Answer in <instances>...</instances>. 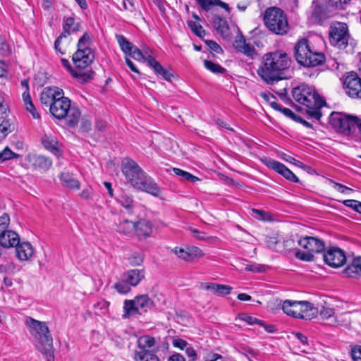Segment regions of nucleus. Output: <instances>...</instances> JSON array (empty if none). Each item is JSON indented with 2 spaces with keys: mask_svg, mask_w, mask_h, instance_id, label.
<instances>
[{
  "mask_svg": "<svg viewBox=\"0 0 361 361\" xmlns=\"http://www.w3.org/2000/svg\"><path fill=\"white\" fill-rule=\"evenodd\" d=\"M213 25L223 37H227L229 35V27L226 20L219 16L213 17Z\"/></svg>",
  "mask_w": 361,
  "mask_h": 361,
  "instance_id": "cd10ccee",
  "label": "nucleus"
},
{
  "mask_svg": "<svg viewBox=\"0 0 361 361\" xmlns=\"http://www.w3.org/2000/svg\"><path fill=\"white\" fill-rule=\"evenodd\" d=\"M51 90H53L54 92V102L57 100H62L63 99H68V97H64V93L62 89H60L57 87H51Z\"/></svg>",
  "mask_w": 361,
  "mask_h": 361,
  "instance_id": "052dcab7",
  "label": "nucleus"
},
{
  "mask_svg": "<svg viewBox=\"0 0 361 361\" xmlns=\"http://www.w3.org/2000/svg\"><path fill=\"white\" fill-rule=\"evenodd\" d=\"M293 54L297 63L305 68L322 65L326 61L324 53L314 49L307 38H301L295 44Z\"/></svg>",
  "mask_w": 361,
  "mask_h": 361,
  "instance_id": "20e7f679",
  "label": "nucleus"
},
{
  "mask_svg": "<svg viewBox=\"0 0 361 361\" xmlns=\"http://www.w3.org/2000/svg\"><path fill=\"white\" fill-rule=\"evenodd\" d=\"M14 247H16L17 257L20 260H27L33 255V247L28 242H23L21 243L19 242L18 244Z\"/></svg>",
  "mask_w": 361,
  "mask_h": 361,
  "instance_id": "5701e85b",
  "label": "nucleus"
},
{
  "mask_svg": "<svg viewBox=\"0 0 361 361\" xmlns=\"http://www.w3.org/2000/svg\"><path fill=\"white\" fill-rule=\"evenodd\" d=\"M290 64L291 59L286 52H269L263 56L257 74L267 84L272 85L286 78L285 71Z\"/></svg>",
  "mask_w": 361,
  "mask_h": 361,
  "instance_id": "f257e3e1",
  "label": "nucleus"
},
{
  "mask_svg": "<svg viewBox=\"0 0 361 361\" xmlns=\"http://www.w3.org/2000/svg\"><path fill=\"white\" fill-rule=\"evenodd\" d=\"M121 170L127 182L133 188L155 197L161 194V190L157 184L133 159H124Z\"/></svg>",
  "mask_w": 361,
  "mask_h": 361,
  "instance_id": "f03ea898",
  "label": "nucleus"
},
{
  "mask_svg": "<svg viewBox=\"0 0 361 361\" xmlns=\"http://www.w3.org/2000/svg\"><path fill=\"white\" fill-rule=\"evenodd\" d=\"M54 91L51 87H45L40 95V101L42 104L49 106L51 109V105L54 103L53 95Z\"/></svg>",
  "mask_w": 361,
  "mask_h": 361,
  "instance_id": "4c0bfd02",
  "label": "nucleus"
},
{
  "mask_svg": "<svg viewBox=\"0 0 361 361\" xmlns=\"http://www.w3.org/2000/svg\"><path fill=\"white\" fill-rule=\"evenodd\" d=\"M351 0H328V5L332 9H343Z\"/></svg>",
  "mask_w": 361,
  "mask_h": 361,
  "instance_id": "8fccbe9b",
  "label": "nucleus"
},
{
  "mask_svg": "<svg viewBox=\"0 0 361 361\" xmlns=\"http://www.w3.org/2000/svg\"><path fill=\"white\" fill-rule=\"evenodd\" d=\"M201 288L212 291V293L217 296L228 295L233 289L230 286L214 283H201Z\"/></svg>",
  "mask_w": 361,
  "mask_h": 361,
  "instance_id": "412c9836",
  "label": "nucleus"
},
{
  "mask_svg": "<svg viewBox=\"0 0 361 361\" xmlns=\"http://www.w3.org/2000/svg\"><path fill=\"white\" fill-rule=\"evenodd\" d=\"M334 309L329 305H324L319 310V315L323 319L329 320V323L332 322V319L335 317Z\"/></svg>",
  "mask_w": 361,
  "mask_h": 361,
  "instance_id": "37998d69",
  "label": "nucleus"
},
{
  "mask_svg": "<svg viewBox=\"0 0 361 361\" xmlns=\"http://www.w3.org/2000/svg\"><path fill=\"white\" fill-rule=\"evenodd\" d=\"M121 276L124 282H127L130 286H136L145 278V271L131 269L124 272Z\"/></svg>",
  "mask_w": 361,
  "mask_h": 361,
  "instance_id": "a211bd4d",
  "label": "nucleus"
},
{
  "mask_svg": "<svg viewBox=\"0 0 361 361\" xmlns=\"http://www.w3.org/2000/svg\"><path fill=\"white\" fill-rule=\"evenodd\" d=\"M23 99L26 110L32 114L33 118L40 119V115L37 112L35 106H34V104L31 100L30 93L28 92H25L23 94Z\"/></svg>",
  "mask_w": 361,
  "mask_h": 361,
  "instance_id": "72a5a7b5",
  "label": "nucleus"
},
{
  "mask_svg": "<svg viewBox=\"0 0 361 361\" xmlns=\"http://www.w3.org/2000/svg\"><path fill=\"white\" fill-rule=\"evenodd\" d=\"M329 183L332 184L333 187L341 193H346L348 191H352L353 190L345 185L335 182L332 179L329 180Z\"/></svg>",
  "mask_w": 361,
  "mask_h": 361,
  "instance_id": "bf43d9fd",
  "label": "nucleus"
},
{
  "mask_svg": "<svg viewBox=\"0 0 361 361\" xmlns=\"http://www.w3.org/2000/svg\"><path fill=\"white\" fill-rule=\"evenodd\" d=\"M188 25L197 36L201 37L202 32H204L202 27L195 22L188 21Z\"/></svg>",
  "mask_w": 361,
  "mask_h": 361,
  "instance_id": "13d9d810",
  "label": "nucleus"
},
{
  "mask_svg": "<svg viewBox=\"0 0 361 361\" xmlns=\"http://www.w3.org/2000/svg\"><path fill=\"white\" fill-rule=\"evenodd\" d=\"M239 318L245 322L247 324L250 325L252 324H258V325H262L264 324V322L262 320L258 319L255 317H253L250 315H248L247 314H240L239 315Z\"/></svg>",
  "mask_w": 361,
  "mask_h": 361,
  "instance_id": "603ef678",
  "label": "nucleus"
},
{
  "mask_svg": "<svg viewBox=\"0 0 361 361\" xmlns=\"http://www.w3.org/2000/svg\"><path fill=\"white\" fill-rule=\"evenodd\" d=\"M292 96L297 102L306 106L315 104V102H317L315 99L320 97L312 86L305 83H302L293 88Z\"/></svg>",
  "mask_w": 361,
  "mask_h": 361,
  "instance_id": "1a4fd4ad",
  "label": "nucleus"
},
{
  "mask_svg": "<svg viewBox=\"0 0 361 361\" xmlns=\"http://www.w3.org/2000/svg\"><path fill=\"white\" fill-rule=\"evenodd\" d=\"M60 179L63 186L69 189H79L80 183L78 180L72 178V176L68 173H61L60 175Z\"/></svg>",
  "mask_w": 361,
  "mask_h": 361,
  "instance_id": "f704fd0d",
  "label": "nucleus"
},
{
  "mask_svg": "<svg viewBox=\"0 0 361 361\" xmlns=\"http://www.w3.org/2000/svg\"><path fill=\"white\" fill-rule=\"evenodd\" d=\"M80 30V23L79 22H75V19L72 17L67 18L64 20V23L63 25V32L61 34L70 35L73 32H76Z\"/></svg>",
  "mask_w": 361,
  "mask_h": 361,
  "instance_id": "7c9ffc66",
  "label": "nucleus"
},
{
  "mask_svg": "<svg viewBox=\"0 0 361 361\" xmlns=\"http://www.w3.org/2000/svg\"><path fill=\"white\" fill-rule=\"evenodd\" d=\"M135 300L138 307L139 310L145 312L152 309L154 306V301L149 298L148 295L143 294L137 295L135 298Z\"/></svg>",
  "mask_w": 361,
  "mask_h": 361,
  "instance_id": "c756f323",
  "label": "nucleus"
},
{
  "mask_svg": "<svg viewBox=\"0 0 361 361\" xmlns=\"http://www.w3.org/2000/svg\"><path fill=\"white\" fill-rule=\"evenodd\" d=\"M92 40V35L85 32L79 39L77 51L73 54L72 60L76 68L83 69L90 65L94 59V52L90 47Z\"/></svg>",
  "mask_w": 361,
  "mask_h": 361,
  "instance_id": "423d86ee",
  "label": "nucleus"
},
{
  "mask_svg": "<svg viewBox=\"0 0 361 361\" xmlns=\"http://www.w3.org/2000/svg\"><path fill=\"white\" fill-rule=\"evenodd\" d=\"M116 38L121 50L126 55H128L135 47L130 42H129L124 36L121 35H116Z\"/></svg>",
  "mask_w": 361,
  "mask_h": 361,
  "instance_id": "e433bc0d",
  "label": "nucleus"
},
{
  "mask_svg": "<svg viewBox=\"0 0 361 361\" xmlns=\"http://www.w3.org/2000/svg\"><path fill=\"white\" fill-rule=\"evenodd\" d=\"M315 101V104H312L307 107V114L312 118L319 120L322 116L320 109L326 104V102L321 97L317 98Z\"/></svg>",
  "mask_w": 361,
  "mask_h": 361,
  "instance_id": "bb28decb",
  "label": "nucleus"
},
{
  "mask_svg": "<svg viewBox=\"0 0 361 361\" xmlns=\"http://www.w3.org/2000/svg\"><path fill=\"white\" fill-rule=\"evenodd\" d=\"M10 218L8 214L4 213L0 216V230L6 231L9 225Z\"/></svg>",
  "mask_w": 361,
  "mask_h": 361,
  "instance_id": "0e129e2a",
  "label": "nucleus"
},
{
  "mask_svg": "<svg viewBox=\"0 0 361 361\" xmlns=\"http://www.w3.org/2000/svg\"><path fill=\"white\" fill-rule=\"evenodd\" d=\"M49 111L56 118L59 120L65 118L66 124L70 127L78 124L81 115L80 109L76 106H71L70 99L55 101L51 105Z\"/></svg>",
  "mask_w": 361,
  "mask_h": 361,
  "instance_id": "39448f33",
  "label": "nucleus"
},
{
  "mask_svg": "<svg viewBox=\"0 0 361 361\" xmlns=\"http://www.w3.org/2000/svg\"><path fill=\"white\" fill-rule=\"evenodd\" d=\"M42 144L46 149L49 150L57 157H59L61 155V150L59 147V144L55 137L51 135H44L42 137Z\"/></svg>",
  "mask_w": 361,
  "mask_h": 361,
  "instance_id": "4be33fe9",
  "label": "nucleus"
},
{
  "mask_svg": "<svg viewBox=\"0 0 361 361\" xmlns=\"http://www.w3.org/2000/svg\"><path fill=\"white\" fill-rule=\"evenodd\" d=\"M8 106L4 102V98L0 95V120L7 119Z\"/></svg>",
  "mask_w": 361,
  "mask_h": 361,
  "instance_id": "5fc2aeb1",
  "label": "nucleus"
},
{
  "mask_svg": "<svg viewBox=\"0 0 361 361\" xmlns=\"http://www.w3.org/2000/svg\"><path fill=\"white\" fill-rule=\"evenodd\" d=\"M128 56H130V57H132L133 59H134L135 60L145 61L144 54L142 53V50H140L136 46L130 51V53L128 54Z\"/></svg>",
  "mask_w": 361,
  "mask_h": 361,
  "instance_id": "864d4df0",
  "label": "nucleus"
},
{
  "mask_svg": "<svg viewBox=\"0 0 361 361\" xmlns=\"http://www.w3.org/2000/svg\"><path fill=\"white\" fill-rule=\"evenodd\" d=\"M267 165L270 169L283 176L287 180L294 183L299 182L298 178L284 164L280 163L279 161L271 159L267 163Z\"/></svg>",
  "mask_w": 361,
  "mask_h": 361,
  "instance_id": "4468645a",
  "label": "nucleus"
},
{
  "mask_svg": "<svg viewBox=\"0 0 361 361\" xmlns=\"http://www.w3.org/2000/svg\"><path fill=\"white\" fill-rule=\"evenodd\" d=\"M295 256L296 258L304 261V262H312L314 260V255L310 252H302L300 250H296L295 252Z\"/></svg>",
  "mask_w": 361,
  "mask_h": 361,
  "instance_id": "3c124183",
  "label": "nucleus"
},
{
  "mask_svg": "<svg viewBox=\"0 0 361 361\" xmlns=\"http://www.w3.org/2000/svg\"><path fill=\"white\" fill-rule=\"evenodd\" d=\"M245 271H252V272H263L265 271V268L264 266H261L259 264H247L245 268Z\"/></svg>",
  "mask_w": 361,
  "mask_h": 361,
  "instance_id": "69168bd1",
  "label": "nucleus"
},
{
  "mask_svg": "<svg viewBox=\"0 0 361 361\" xmlns=\"http://www.w3.org/2000/svg\"><path fill=\"white\" fill-rule=\"evenodd\" d=\"M319 312L318 308L308 301H300V316L298 318L310 320Z\"/></svg>",
  "mask_w": 361,
  "mask_h": 361,
  "instance_id": "6ab92c4d",
  "label": "nucleus"
},
{
  "mask_svg": "<svg viewBox=\"0 0 361 361\" xmlns=\"http://www.w3.org/2000/svg\"><path fill=\"white\" fill-rule=\"evenodd\" d=\"M323 258L326 264L331 267H340L346 262L344 252L338 247H332L324 252Z\"/></svg>",
  "mask_w": 361,
  "mask_h": 361,
  "instance_id": "f8f14e48",
  "label": "nucleus"
},
{
  "mask_svg": "<svg viewBox=\"0 0 361 361\" xmlns=\"http://www.w3.org/2000/svg\"><path fill=\"white\" fill-rule=\"evenodd\" d=\"M351 355L354 361H361V345H356L352 348Z\"/></svg>",
  "mask_w": 361,
  "mask_h": 361,
  "instance_id": "338daca9",
  "label": "nucleus"
},
{
  "mask_svg": "<svg viewBox=\"0 0 361 361\" xmlns=\"http://www.w3.org/2000/svg\"><path fill=\"white\" fill-rule=\"evenodd\" d=\"M349 39L348 27L344 23L336 22L330 27L329 41L339 49H345Z\"/></svg>",
  "mask_w": 361,
  "mask_h": 361,
  "instance_id": "9d476101",
  "label": "nucleus"
},
{
  "mask_svg": "<svg viewBox=\"0 0 361 361\" xmlns=\"http://www.w3.org/2000/svg\"><path fill=\"white\" fill-rule=\"evenodd\" d=\"M332 8L328 4H324V0H315L313 1L312 16L318 20L322 21L329 16Z\"/></svg>",
  "mask_w": 361,
  "mask_h": 361,
  "instance_id": "dca6fc26",
  "label": "nucleus"
},
{
  "mask_svg": "<svg viewBox=\"0 0 361 361\" xmlns=\"http://www.w3.org/2000/svg\"><path fill=\"white\" fill-rule=\"evenodd\" d=\"M351 312H345L341 313L339 315L335 316L332 319V322H330L329 324L332 326H348L351 323Z\"/></svg>",
  "mask_w": 361,
  "mask_h": 361,
  "instance_id": "2f4dec72",
  "label": "nucleus"
},
{
  "mask_svg": "<svg viewBox=\"0 0 361 361\" xmlns=\"http://www.w3.org/2000/svg\"><path fill=\"white\" fill-rule=\"evenodd\" d=\"M197 2L201 6V7L207 11L209 7L213 5H218L220 0H196Z\"/></svg>",
  "mask_w": 361,
  "mask_h": 361,
  "instance_id": "4d7b16f0",
  "label": "nucleus"
},
{
  "mask_svg": "<svg viewBox=\"0 0 361 361\" xmlns=\"http://www.w3.org/2000/svg\"><path fill=\"white\" fill-rule=\"evenodd\" d=\"M27 160L32 166L42 171H47L52 165L51 159L43 155L29 154Z\"/></svg>",
  "mask_w": 361,
  "mask_h": 361,
  "instance_id": "2eb2a0df",
  "label": "nucleus"
},
{
  "mask_svg": "<svg viewBox=\"0 0 361 361\" xmlns=\"http://www.w3.org/2000/svg\"><path fill=\"white\" fill-rule=\"evenodd\" d=\"M124 318H128L132 315L140 314V310L138 309V307L136 304V302L134 300H126L124 302Z\"/></svg>",
  "mask_w": 361,
  "mask_h": 361,
  "instance_id": "c9c22d12",
  "label": "nucleus"
},
{
  "mask_svg": "<svg viewBox=\"0 0 361 361\" xmlns=\"http://www.w3.org/2000/svg\"><path fill=\"white\" fill-rule=\"evenodd\" d=\"M246 43L245 37L240 33L233 42V47L238 51Z\"/></svg>",
  "mask_w": 361,
  "mask_h": 361,
  "instance_id": "680f3d73",
  "label": "nucleus"
},
{
  "mask_svg": "<svg viewBox=\"0 0 361 361\" xmlns=\"http://www.w3.org/2000/svg\"><path fill=\"white\" fill-rule=\"evenodd\" d=\"M247 56H252L255 52V49L249 43H245L238 51Z\"/></svg>",
  "mask_w": 361,
  "mask_h": 361,
  "instance_id": "6e6d98bb",
  "label": "nucleus"
},
{
  "mask_svg": "<svg viewBox=\"0 0 361 361\" xmlns=\"http://www.w3.org/2000/svg\"><path fill=\"white\" fill-rule=\"evenodd\" d=\"M134 231L139 239H145L150 236L152 232V224L147 220H140L135 224Z\"/></svg>",
  "mask_w": 361,
  "mask_h": 361,
  "instance_id": "aec40b11",
  "label": "nucleus"
},
{
  "mask_svg": "<svg viewBox=\"0 0 361 361\" xmlns=\"http://www.w3.org/2000/svg\"><path fill=\"white\" fill-rule=\"evenodd\" d=\"M282 310L285 314L294 318L300 314V301L286 300L283 302Z\"/></svg>",
  "mask_w": 361,
  "mask_h": 361,
  "instance_id": "393cba45",
  "label": "nucleus"
},
{
  "mask_svg": "<svg viewBox=\"0 0 361 361\" xmlns=\"http://www.w3.org/2000/svg\"><path fill=\"white\" fill-rule=\"evenodd\" d=\"M343 88L350 97L361 99V78L355 72L346 73L343 81Z\"/></svg>",
  "mask_w": 361,
  "mask_h": 361,
  "instance_id": "9b49d317",
  "label": "nucleus"
},
{
  "mask_svg": "<svg viewBox=\"0 0 361 361\" xmlns=\"http://www.w3.org/2000/svg\"><path fill=\"white\" fill-rule=\"evenodd\" d=\"M206 43H207V46L209 47V49H211L218 54L223 52L222 49L216 42H215L212 40H208L206 42Z\"/></svg>",
  "mask_w": 361,
  "mask_h": 361,
  "instance_id": "774afa93",
  "label": "nucleus"
},
{
  "mask_svg": "<svg viewBox=\"0 0 361 361\" xmlns=\"http://www.w3.org/2000/svg\"><path fill=\"white\" fill-rule=\"evenodd\" d=\"M114 288L120 293L126 294L130 291V286L123 281L121 276V281L114 284Z\"/></svg>",
  "mask_w": 361,
  "mask_h": 361,
  "instance_id": "09e8293b",
  "label": "nucleus"
},
{
  "mask_svg": "<svg viewBox=\"0 0 361 361\" xmlns=\"http://www.w3.org/2000/svg\"><path fill=\"white\" fill-rule=\"evenodd\" d=\"M298 245L312 254V252H322L325 250L324 243L322 240L312 236L301 238L298 240Z\"/></svg>",
  "mask_w": 361,
  "mask_h": 361,
  "instance_id": "ddd939ff",
  "label": "nucleus"
},
{
  "mask_svg": "<svg viewBox=\"0 0 361 361\" xmlns=\"http://www.w3.org/2000/svg\"><path fill=\"white\" fill-rule=\"evenodd\" d=\"M135 361H159V357L150 350H146L145 346L135 353Z\"/></svg>",
  "mask_w": 361,
  "mask_h": 361,
  "instance_id": "473e14b6",
  "label": "nucleus"
},
{
  "mask_svg": "<svg viewBox=\"0 0 361 361\" xmlns=\"http://www.w3.org/2000/svg\"><path fill=\"white\" fill-rule=\"evenodd\" d=\"M329 119L332 128L346 135L351 133L355 127L356 122H359L356 116H347L338 112L331 113Z\"/></svg>",
  "mask_w": 361,
  "mask_h": 361,
  "instance_id": "6e6552de",
  "label": "nucleus"
},
{
  "mask_svg": "<svg viewBox=\"0 0 361 361\" xmlns=\"http://www.w3.org/2000/svg\"><path fill=\"white\" fill-rule=\"evenodd\" d=\"M148 66L153 68L157 75H160L166 81L171 82L174 75L171 73L167 69L164 68L161 63L157 61L154 57L148 59Z\"/></svg>",
  "mask_w": 361,
  "mask_h": 361,
  "instance_id": "b1692460",
  "label": "nucleus"
},
{
  "mask_svg": "<svg viewBox=\"0 0 361 361\" xmlns=\"http://www.w3.org/2000/svg\"><path fill=\"white\" fill-rule=\"evenodd\" d=\"M173 252L180 259L185 261H191L192 260V254L190 252L188 248L183 249L181 247H175L173 250Z\"/></svg>",
  "mask_w": 361,
  "mask_h": 361,
  "instance_id": "a18cd8bd",
  "label": "nucleus"
},
{
  "mask_svg": "<svg viewBox=\"0 0 361 361\" xmlns=\"http://www.w3.org/2000/svg\"><path fill=\"white\" fill-rule=\"evenodd\" d=\"M18 157L19 154H16L8 147H6L2 152H0V163Z\"/></svg>",
  "mask_w": 361,
  "mask_h": 361,
  "instance_id": "de8ad7c7",
  "label": "nucleus"
},
{
  "mask_svg": "<svg viewBox=\"0 0 361 361\" xmlns=\"http://www.w3.org/2000/svg\"><path fill=\"white\" fill-rule=\"evenodd\" d=\"M173 171L176 176L181 177L183 180H188V181H190L192 183H195L197 180H200L198 177L193 176L192 174L190 173L189 172L185 171L180 169L173 168Z\"/></svg>",
  "mask_w": 361,
  "mask_h": 361,
  "instance_id": "79ce46f5",
  "label": "nucleus"
},
{
  "mask_svg": "<svg viewBox=\"0 0 361 361\" xmlns=\"http://www.w3.org/2000/svg\"><path fill=\"white\" fill-rule=\"evenodd\" d=\"M270 106L275 110L282 112L285 116L292 119L295 113L293 112L290 109L282 107L281 105L278 104L275 101H271Z\"/></svg>",
  "mask_w": 361,
  "mask_h": 361,
  "instance_id": "49530a36",
  "label": "nucleus"
},
{
  "mask_svg": "<svg viewBox=\"0 0 361 361\" xmlns=\"http://www.w3.org/2000/svg\"><path fill=\"white\" fill-rule=\"evenodd\" d=\"M20 241L19 236L16 232L7 230H0V245L4 248L13 247Z\"/></svg>",
  "mask_w": 361,
  "mask_h": 361,
  "instance_id": "f3484780",
  "label": "nucleus"
},
{
  "mask_svg": "<svg viewBox=\"0 0 361 361\" xmlns=\"http://www.w3.org/2000/svg\"><path fill=\"white\" fill-rule=\"evenodd\" d=\"M13 130L8 119H4L0 122V142L6 138L8 133Z\"/></svg>",
  "mask_w": 361,
  "mask_h": 361,
  "instance_id": "ea45409f",
  "label": "nucleus"
},
{
  "mask_svg": "<svg viewBox=\"0 0 361 361\" xmlns=\"http://www.w3.org/2000/svg\"><path fill=\"white\" fill-rule=\"evenodd\" d=\"M204 67L214 73L224 74L226 72V68L219 66L217 63L212 62V61L204 60Z\"/></svg>",
  "mask_w": 361,
  "mask_h": 361,
  "instance_id": "c03bdc74",
  "label": "nucleus"
},
{
  "mask_svg": "<svg viewBox=\"0 0 361 361\" xmlns=\"http://www.w3.org/2000/svg\"><path fill=\"white\" fill-rule=\"evenodd\" d=\"M348 277L356 278L361 275V257H355L343 270Z\"/></svg>",
  "mask_w": 361,
  "mask_h": 361,
  "instance_id": "a878e982",
  "label": "nucleus"
},
{
  "mask_svg": "<svg viewBox=\"0 0 361 361\" xmlns=\"http://www.w3.org/2000/svg\"><path fill=\"white\" fill-rule=\"evenodd\" d=\"M94 71H88L86 72H77L74 71L73 73V76L78 80L81 83H85L90 81L94 78Z\"/></svg>",
  "mask_w": 361,
  "mask_h": 361,
  "instance_id": "a19ab883",
  "label": "nucleus"
},
{
  "mask_svg": "<svg viewBox=\"0 0 361 361\" xmlns=\"http://www.w3.org/2000/svg\"><path fill=\"white\" fill-rule=\"evenodd\" d=\"M264 24L273 33L279 35L286 34L289 30L287 18L279 8H269L264 17Z\"/></svg>",
  "mask_w": 361,
  "mask_h": 361,
  "instance_id": "0eeeda50",
  "label": "nucleus"
},
{
  "mask_svg": "<svg viewBox=\"0 0 361 361\" xmlns=\"http://www.w3.org/2000/svg\"><path fill=\"white\" fill-rule=\"evenodd\" d=\"M135 223L129 220H123L117 226V231L125 235H129L134 231Z\"/></svg>",
  "mask_w": 361,
  "mask_h": 361,
  "instance_id": "58836bf2",
  "label": "nucleus"
},
{
  "mask_svg": "<svg viewBox=\"0 0 361 361\" xmlns=\"http://www.w3.org/2000/svg\"><path fill=\"white\" fill-rule=\"evenodd\" d=\"M30 332L37 340V348L46 356L47 361H54L53 339L47 324L27 317L25 322Z\"/></svg>",
  "mask_w": 361,
  "mask_h": 361,
  "instance_id": "7ed1b4c3",
  "label": "nucleus"
},
{
  "mask_svg": "<svg viewBox=\"0 0 361 361\" xmlns=\"http://www.w3.org/2000/svg\"><path fill=\"white\" fill-rule=\"evenodd\" d=\"M116 200L123 208L127 209L128 213H133V210L135 207V202L131 195L122 192L118 195Z\"/></svg>",
  "mask_w": 361,
  "mask_h": 361,
  "instance_id": "c85d7f7f",
  "label": "nucleus"
},
{
  "mask_svg": "<svg viewBox=\"0 0 361 361\" xmlns=\"http://www.w3.org/2000/svg\"><path fill=\"white\" fill-rule=\"evenodd\" d=\"M143 262V257L140 254H134L129 257V263L132 266L140 265Z\"/></svg>",
  "mask_w": 361,
  "mask_h": 361,
  "instance_id": "e2e57ef3",
  "label": "nucleus"
}]
</instances>
